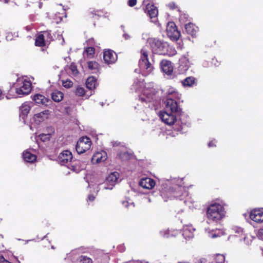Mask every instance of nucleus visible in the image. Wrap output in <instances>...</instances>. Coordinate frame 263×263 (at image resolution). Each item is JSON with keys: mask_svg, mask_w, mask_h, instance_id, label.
<instances>
[{"mask_svg": "<svg viewBox=\"0 0 263 263\" xmlns=\"http://www.w3.org/2000/svg\"><path fill=\"white\" fill-rule=\"evenodd\" d=\"M149 43L152 51L154 54L173 56L177 53L174 47L159 39L156 38L151 39Z\"/></svg>", "mask_w": 263, "mask_h": 263, "instance_id": "f257e3e1", "label": "nucleus"}, {"mask_svg": "<svg viewBox=\"0 0 263 263\" xmlns=\"http://www.w3.org/2000/svg\"><path fill=\"white\" fill-rule=\"evenodd\" d=\"M174 113L168 112L167 111H161L159 114V117L162 121L167 125H173L176 121V117Z\"/></svg>", "mask_w": 263, "mask_h": 263, "instance_id": "9b49d317", "label": "nucleus"}, {"mask_svg": "<svg viewBox=\"0 0 263 263\" xmlns=\"http://www.w3.org/2000/svg\"><path fill=\"white\" fill-rule=\"evenodd\" d=\"M30 110V106L27 103H23L20 108V117L25 120Z\"/></svg>", "mask_w": 263, "mask_h": 263, "instance_id": "6ab92c4d", "label": "nucleus"}, {"mask_svg": "<svg viewBox=\"0 0 263 263\" xmlns=\"http://www.w3.org/2000/svg\"><path fill=\"white\" fill-rule=\"evenodd\" d=\"M216 202L210 204L206 208V214L208 220L215 222L221 220L225 216L226 212L224 206Z\"/></svg>", "mask_w": 263, "mask_h": 263, "instance_id": "f03ea898", "label": "nucleus"}, {"mask_svg": "<svg viewBox=\"0 0 263 263\" xmlns=\"http://www.w3.org/2000/svg\"><path fill=\"white\" fill-rule=\"evenodd\" d=\"M71 166H72V167H74L73 165H72ZM72 169H73V170H74V168H73Z\"/></svg>", "mask_w": 263, "mask_h": 263, "instance_id": "3c124183", "label": "nucleus"}, {"mask_svg": "<svg viewBox=\"0 0 263 263\" xmlns=\"http://www.w3.org/2000/svg\"><path fill=\"white\" fill-rule=\"evenodd\" d=\"M39 137L40 138L41 140L45 142L49 141L51 136L50 134H41L39 135Z\"/></svg>", "mask_w": 263, "mask_h": 263, "instance_id": "f704fd0d", "label": "nucleus"}, {"mask_svg": "<svg viewBox=\"0 0 263 263\" xmlns=\"http://www.w3.org/2000/svg\"><path fill=\"white\" fill-rule=\"evenodd\" d=\"M50 113L49 110H45L34 115L33 119L36 123H40L48 118Z\"/></svg>", "mask_w": 263, "mask_h": 263, "instance_id": "f3484780", "label": "nucleus"}, {"mask_svg": "<svg viewBox=\"0 0 263 263\" xmlns=\"http://www.w3.org/2000/svg\"><path fill=\"white\" fill-rule=\"evenodd\" d=\"M79 263H93L91 258L84 255H81L78 259Z\"/></svg>", "mask_w": 263, "mask_h": 263, "instance_id": "c756f323", "label": "nucleus"}, {"mask_svg": "<svg viewBox=\"0 0 263 263\" xmlns=\"http://www.w3.org/2000/svg\"><path fill=\"white\" fill-rule=\"evenodd\" d=\"M69 68L71 71L72 74L77 76L79 73V70L77 68V66L74 63H71L69 66Z\"/></svg>", "mask_w": 263, "mask_h": 263, "instance_id": "473e14b6", "label": "nucleus"}, {"mask_svg": "<svg viewBox=\"0 0 263 263\" xmlns=\"http://www.w3.org/2000/svg\"><path fill=\"white\" fill-rule=\"evenodd\" d=\"M125 206H127L129 205V204L128 203V202H125Z\"/></svg>", "mask_w": 263, "mask_h": 263, "instance_id": "49530a36", "label": "nucleus"}, {"mask_svg": "<svg viewBox=\"0 0 263 263\" xmlns=\"http://www.w3.org/2000/svg\"><path fill=\"white\" fill-rule=\"evenodd\" d=\"M180 187L179 186H178V187H177V189H180Z\"/></svg>", "mask_w": 263, "mask_h": 263, "instance_id": "864d4df0", "label": "nucleus"}, {"mask_svg": "<svg viewBox=\"0 0 263 263\" xmlns=\"http://www.w3.org/2000/svg\"><path fill=\"white\" fill-rule=\"evenodd\" d=\"M161 196L166 201L168 199H172L174 198L180 196L174 187H165L160 191Z\"/></svg>", "mask_w": 263, "mask_h": 263, "instance_id": "423d86ee", "label": "nucleus"}, {"mask_svg": "<svg viewBox=\"0 0 263 263\" xmlns=\"http://www.w3.org/2000/svg\"><path fill=\"white\" fill-rule=\"evenodd\" d=\"M162 71L167 75H171L173 72V66L171 61L163 60L160 64Z\"/></svg>", "mask_w": 263, "mask_h": 263, "instance_id": "f8f14e48", "label": "nucleus"}, {"mask_svg": "<svg viewBox=\"0 0 263 263\" xmlns=\"http://www.w3.org/2000/svg\"><path fill=\"white\" fill-rule=\"evenodd\" d=\"M7 262V260L5 259L3 256H0V263H6Z\"/></svg>", "mask_w": 263, "mask_h": 263, "instance_id": "a19ab883", "label": "nucleus"}, {"mask_svg": "<svg viewBox=\"0 0 263 263\" xmlns=\"http://www.w3.org/2000/svg\"><path fill=\"white\" fill-rule=\"evenodd\" d=\"M118 59L117 54L111 49H106L103 52V60L104 62L109 65L114 64Z\"/></svg>", "mask_w": 263, "mask_h": 263, "instance_id": "0eeeda50", "label": "nucleus"}, {"mask_svg": "<svg viewBox=\"0 0 263 263\" xmlns=\"http://www.w3.org/2000/svg\"><path fill=\"white\" fill-rule=\"evenodd\" d=\"M197 27L191 23H189L185 25V31L193 37L196 36L197 31Z\"/></svg>", "mask_w": 263, "mask_h": 263, "instance_id": "a211bd4d", "label": "nucleus"}, {"mask_svg": "<svg viewBox=\"0 0 263 263\" xmlns=\"http://www.w3.org/2000/svg\"><path fill=\"white\" fill-rule=\"evenodd\" d=\"M156 99V95L154 93H149L146 95L145 92L139 98V100L142 102L151 103L154 102V100Z\"/></svg>", "mask_w": 263, "mask_h": 263, "instance_id": "412c9836", "label": "nucleus"}, {"mask_svg": "<svg viewBox=\"0 0 263 263\" xmlns=\"http://www.w3.org/2000/svg\"><path fill=\"white\" fill-rule=\"evenodd\" d=\"M87 66L89 70L94 71L95 72L98 70L99 65L96 61H89L87 62Z\"/></svg>", "mask_w": 263, "mask_h": 263, "instance_id": "cd10ccee", "label": "nucleus"}, {"mask_svg": "<svg viewBox=\"0 0 263 263\" xmlns=\"http://www.w3.org/2000/svg\"><path fill=\"white\" fill-rule=\"evenodd\" d=\"M95 196L92 194L89 195L88 196V200L93 201L95 199Z\"/></svg>", "mask_w": 263, "mask_h": 263, "instance_id": "ea45409f", "label": "nucleus"}, {"mask_svg": "<svg viewBox=\"0 0 263 263\" xmlns=\"http://www.w3.org/2000/svg\"><path fill=\"white\" fill-rule=\"evenodd\" d=\"M119 173L116 172L110 173L106 177V182L110 183L111 186L114 185L115 182L117 181L119 178Z\"/></svg>", "mask_w": 263, "mask_h": 263, "instance_id": "4be33fe9", "label": "nucleus"}, {"mask_svg": "<svg viewBox=\"0 0 263 263\" xmlns=\"http://www.w3.org/2000/svg\"><path fill=\"white\" fill-rule=\"evenodd\" d=\"M260 233H261V234H263V229L261 230V231H260Z\"/></svg>", "mask_w": 263, "mask_h": 263, "instance_id": "8fccbe9b", "label": "nucleus"}, {"mask_svg": "<svg viewBox=\"0 0 263 263\" xmlns=\"http://www.w3.org/2000/svg\"><path fill=\"white\" fill-rule=\"evenodd\" d=\"M85 52L88 57L90 58H92L95 53V48L92 47H88L85 49Z\"/></svg>", "mask_w": 263, "mask_h": 263, "instance_id": "7c9ffc66", "label": "nucleus"}, {"mask_svg": "<svg viewBox=\"0 0 263 263\" xmlns=\"http://www.w3.org/2000/svg\"><path fill=\"white\" fill-rule=\"evenodd\" d=\"M9 1H10V0H4V2L5 4H7V3H8Z\"/></svg>", "mask_w": 263, "mask_h": 263, "instance_id": "c03bdc74", "label": "nucleus"}, {"mask_svg": "<svg viewBox=\"0 0 263 263\" xmlns=\"http://www.w3.org/2000/svg\"><path fill=\"white\" fill-rule=\"evenodd\" d=\"M137 3V0H128L127 4L129 7H133L135 6Z\"/></svg>", "mask_w": 263, "mask_h": 263, "instance_id": "e433bc0d", "label": "nucleus"}, {"mask_svg": "<svg viewBox=\"0 0 263 263\" xmlns=\"http://www.w3.org/2000/svg\"><path fill=\"white\" fill-rule=\"evenodd\" d=\"M179 61L181 65L183 66V64H184L183 67L185 70H187L190 67V61L186 57H182Z\"/></svg>", "mask_w": 263, "mask_h": 263, "instance_id": "c85d7f7f", "label": "nucleus"}, {"mask_svg": "<svg viewBox=\"0 0 263 263\" xmlns=\"http://www.w3.org/2000/svg\"><path fill=\"white\" fill-rule=\"evenodd\" d=\"M23 157L24 160L29 163H33L36 159V156L32 154L29 151L26 150L23 153Z\"/></svg>", "mask_w": 263, "mask_h": 263, "instance_id": "aec40b11", "label": "nucleus"}, {"mask_svg": "<svg viewBox=\"0 0 263 263\" xmlns=\"http://www.w3.org/2000/svg\"><path fill=\"white\" fill-rule=\"evenodd\" d=\"M167 7L171 10H174L177 8V6H176V4L174 2L170 3L167 5Z\"/></svg>", "mask_w": 263, "mask_h": 263, "instance_id": "4c0bfd02", "label": "nucleus"}, {"mask_svg": "<svg viewBox=\"0 0 263 263\" xmlns=\"http://www.w3.org/2000/svg\"><path fill=\"white\" fill-rule=\"evenodd\" d=\"M217 237V236H216L215 234H214V235H213L212 236V237H213V238H215V237Z\"/></svg>", "mask_w": 263, "mask_h": 263, "instance_id": "de8ad7c7", "label": "nucleus"}, {"mask_svg": "<svg viewBox=\"0 0 263 263\" xmlns=\"http://www.w3.org/2000/svg\"><path fill=\"white\" fill-rule=\"evenodd\" d=\"M64 97V94L60 91L55 90L51 94L52 99L57 102H60Z\"/></svg>", "mask_w": 263, "mask_h": 263, "instance_id": "a878e982", "label": "nucleus"}, {"mask_svg": "<svg viewBox=\"0 0 263 263\" xmlns=\"http://www.w3.org/2000/svg\"><path fill=\"white\" fill-rule=\"evenodd\" d=\"M104 188H105V189H112V187H110V188H109V187H104Z\"/></svg>", "mask_w": 263, "mask_h": 263, "instance_id": "09e8293b", "label": "nucleus"}, {"mask_svg": "<svg viewBox=\"0 0 263 263\" xmlns=\"http://www.w3.org/2000/svg\"><path fill=\"white\" fill-rule=\"evenodd\" d=\"M196 79L193 77H189L186 78L181 83L184 87H192L196 83Z\"/></svg>", "mask_w": 263, "mask_h": 263, "instance_id": "b1692460", "label": "nucleus"}, {"mask_svg": "<svg viewBox=\"0 0 263 263\" xmlns=\"http://www.w3.org/2000/svg\"><path fill=\"white\" fill-rule=\"evenodd\" d=\"M148 0H144L143 4L145 5V12L151 18H155L157 16L158 14V10L157 8L152 3L148 2Z\"/></svg>", "mask_w": 263, "mask_h": 263, "instance_id": "1a4fd4ad", "label": "nucleus"}, {"mask_svg": "<svg viewBox=\"0 0 263 263\" xmlns=\"http://www.w3.org/2000/svg\"><path fill=\"white\" fill-rule=\"evenodd\" d=\"M130 205L134 206V205H133V204H130Z\"/></svg>", "mask_w": 263, "mask_h": 263, "instance_id": "603ef678", "label": "nucleus"}, {"mask_svg": "<svg viewBox=\"0 0 263 263\" xmlns=\"http://www.w3.org/2000/svg\"><path fill=\"white\" fill-rule=\"evenodd\" d=\"M107 158V155L106 153L104 151H102L95 153L92 157L91 161L93 163H99L105 161Z\"/></svg>", "mask_w": 263, "mask_h": 263, "instance_id": "2eb2a0df", "label": "nucleus"}, {"mask_svg": "<svg viewBox=\"0 0 263 263\" xmlns=\"http://www.w3.org/2000/svg\"><path fill=\"white\" fill-rule=\"evenodd\" d=\"M85 89L81 86H78L75 90V95L79 97H83L85 94Z\"/></svg>", "mask_w": 263, "mask_h": 263, "instance_id": "2f4dec72", "label": "nucleus"}, {"mask_svg": "<svg viewBox=\"0 0 263 263\" xmlns=\"http://www.w3.org/2000/svg\"><path fill=\"white\" fill-rule=\"evenodd\" d=\"M155 184L154 179L148 177L142 178L139 182L140 186L146 189H152L155 186Z\"/></svg>", "mask_w": 263, "mask_h": 263, "instance_id": "dca6fc26", "label": "nucleus"}, {"mask_svg": "<svg viewBox=\"0 0 263 263\" xmlns=\"http://www.w3.org/2000/svg\"><path fill=\"white\" fill-rule=\"evenodd\" d=\"M97 84V80L93 77H89L86 82V87L92 90L96 88Z\"/></svg>", "mask_w": 263, "mask_h": 263, "instance_id": "393cba45", "label": "nucleus"}, {"mask_svg": "<svg viewBox=\"0 0 263 263\" xmlns=\"http://www.w3.org/2000/svg\"><path fill=\"white\" fill-rule=\"evenodd\" d=\"M208 146L210 147L216 146V141L215 140L210 141L208 143Z\"/></svg>", "mask_w": 263, "mask_h": 263, "instance_id": "58836bf2", "label": "nucleus"}, {"mask_svg": "<svg viewBox=\"0 0 263 263\" xmlns=\"http://www.w3.org/2000/svg\"><path fill=\"white\" fill-rule=\"evenodd\" d=\"M4 95L3 93V91L2 89L0 88V100L4 98Z\"/></svg>", "mask_w": 263, "mask_h": 263, "instance_id": "79ce46f5", "label": "nucleus"}, {"mask_svg": "<svg viewBox=\"0 0 263 263\" xmlns=\"http://www.w3.org/2000/svg\"><path fill=\"white\" fill-rule=\"evenodd\" d=\"M250 218L255 222H263V211L259 209H254L251 211Z\"/></svg>", "mask_w": 263, "mask_h": 263, "instance_id": "4468645a", "label": "nucleus"}, {"mask_svg": "<svg viewBox=\"0 0 263 263\" xmlns=\"http://www.w3.org/2000/svg\"><path fill=\"white\" fill-rule=\"evenodd\" d=\"M33 100L37 104H44L47 102V99L41 94L35 95L33 97Z\"/></svg>", "mask_w": 263, "mask_h": 263, "instance_id": "bb28decb", "label": "nucleus"}, {"mask_svg": "<svg viewBox=\"0 0 263 263\" xmlns=\"http://www.w3.org/2000/svg\"><path fill=\"white\" fill-rule=\"evenodd\" d=\"M140 53V58L138 62L139 67L142 75L146 76L153 72L154 67L153 64L149 61L148 51L142 49Z\"/></svg>", "mask_w": 263, "mask_h": 263, "instance_id": "7ed1b4c3", "label": "nucleus"}, {"mask_svg": "<svg viewBox=\"0 0 263 263\" xmlns=\"http://www.w3.org/2000/svg\"><path fill=\"white\" fill-rule=\"evenodd\" d=\"M34 45L36 47H43L45 46V40L44 34L40 33L35 38Z\"/></svg>", "mask_w": 263, "mask_h": 263, "instance_id": "5701e85b", "label": "nucleus"}, {"mask_svg": "<svg viewBox=\"0 0 263 263\" xmlns=\"http://www.w3.org/2000/svg\"><path fill=\"white\" fill-rule=\"evenodd\" d=\"M166 32L168 37L172 41H176L179 39L181 34L173 22H170L166 26Z\"/></svg>", "mask_w": 263, "mask_h": 263, "instance_id": "39448f33", "label": "nucleus"}, {"mask_svg": "<svg viewBox=\"0 0 263 263\" xmlns=\"http://www.w3.org/2000/svg\"><path fill=\"white\" fill-rule=\"evenodd\" d=\"M165 109L166 111L174 114L179 113L181 110L179 107L177 101L169 98H167L165 101Z\"/></svg>", "mask_w": 263, "mask_h": 263, "instance_id": "6e6552de", "label": "nucleus"}, {"mask_svg": "<svg viewBox=\"0 0 263 263\" xmlns=\"http://www.w3.org/2000/svg\"><path fill=\"white\" fill-rule=\"evenodd\" d=\"M91 145V141L87 137H82L77 142L76 149L79 154H83L89 150Z\"/></svg>", "mask_w": 263, "mask_h": 263, "instance_id": "20e7f679", "label": "nucleus"}, {"mask_svg": "<svg viewBox=\"0 0 263 263\" xmlns=\"http://www.w3.org/2000/svg\"><path fill=\"white\" fill-rule=\"evenodd\" d=\"M63 86L66 88H70L73 86V82L70 80L62 81Z\"/></svg>", "mask_w": 263, "mask_h": 263, "instance_id": "72a5a7b5", "label": "nucleus"}, {"mask_svg": "<svg viewBox=\"0 0 263 263\" xmlns=\"http://www.w3.org/2000/svg\"><path fill=\"white\" fill-rule=\"evenodd\" d=\"M21 86L16 88V92L18 95H27L31 91V83L30 81L24 80L21 82Z\"/></svg>", "mask_w": 263, "mask_h": 263, "instance_id": "9d476101", "label": "nucleus"}, {"mask_svg": "<svg viewBox=\"0 0 263 263\" xmlns=\"http://www.w3.org/2000/svg\"><path fill=\"white\" fill-rule=\"evenodd\" d=\"M205 261H206V260L204 258H202V259H200L201 263H205Z\"/></svg>", "mask_w": 263, "mask_h": 263, "instance_id": "37998d69", "label": "nucleus"}, {"mask_svg": "<svg viewBox=\"0 0 263 263\" xmlns=\"http://www.w3.org/2000/svg\"><path fill=\"white\" fill-rule=\"evenodd\" d=\"M122 155H123V156H126L128 155V154L127 153H123V154H122Z\"/></svg>", "mask_w": 263, "mask_h": 263, "instance_id": "a18cd8bd", "label": "nucleus"}, {"mask_svg": "<svg viewBox=\"0 0 263 263\" xmlns=\"http://www.w3.org/2000/svg\"><path fill=\"white\" fill-rule=\"evenodd\" d=\"M90 13L92 15V16L93 17L95 15H97V16H101L102 14V11H101V10H93L91 11H90Z\"/></svg>", "mask_w": 263, "mask_h": 263, "instance_id": "c9c22d12", "label": "nucleus"}, {"mask_svg": "<svg viewBox=\"0 0 263 263\" xmlns=\"http://www.w3.org/2000/svg\"><path fill=\"white\" fill-rule=\"evenodd\" d=\"M72 159V153L68 150L63 151L59 156V160L62 165H65L70 162Z\"/></svg>", "mask_w": 263, "mask_h": 263, "instance_id": "ddd939ff", "label": "nucleus"}]
</instances>
